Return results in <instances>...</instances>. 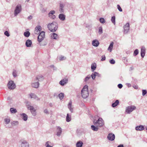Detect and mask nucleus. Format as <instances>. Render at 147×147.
<instances>
[{
    "instance_id": "nucleus-35",
    "label": "nucleus",
    "mask_w": 147,
    "mask_h": 147,
    "mask_svg": "<svg viewBox=\"0 0 147 147\" xmlns=\"http://www.w3.org/2000/svg\"><path fill=\"white\" fill-rule=\"evenodd\" d=\"M66 119V121L67 122H69L71 120V116L69 117V114H67Z\"/></svg>"
},
{
    "instance_id": "nucleus-43",
    "label": "nucleus",
    "mask_w": 147,
    "mask_h": 147,
    "mask_svg": "<svg viewBox=\"0 0 147 147\" xmlns=\"http://www.w3.org/2000/svg\"><path fill=\"white\" fill-rule=\"evenodd\" d=\"M4 121L6 124H8L10 122V120L9 119H5Z\"/></svg>"
},
{
    "instance_id": "nucleus-56",
    "label": "nucleus",
    "mask_w": 147,
    "mask_h": 147,
    "mask_svg": "<svg viewBox=\"0 0 147 147\" xmlns=\"http://www.w3.org/2000/svg\"><path fill=\"white\" fill-rule=\"evenodd\" d=\"M32 18V16L31 15L30 16L28 17V19L29 20H31Z\"/></svg>"
},
{
    "instance_id": "nucleus-45",
    "label": "nucleus",
    "mask_w": 147,
    "mask_h": 147,
    "mask_svg": "<svg viewBox=\"0 0 147 147\" xmlns=\"http://www.w3.org/2000/svg\"><path fill=\"white\" fill-rule=\"evenodd\" d=\"M99 20L100 22L102 23H104L105 22V20L103 18H100L99 19Z\"/></svg>"
},
{
    "instance_id": "nucleus-14",
    "label": "nucleus",
    "mask_w": 147,
    "mask_h": 147,
    "mask_svg": "<svg viewBox=\"0 0 147 147\" xmlns=\"http://www.w3.org/2000/svg\"><path fill=\"white\" fill-rule=\"evenodd\" d=\"M65 5L63 3H60L59 5V11L60 12L62 13L64 11V7Z\"/></svg>"
},
{
    "instance_id": "nucleus-13",
    "label": "nucleus",
    "mask_w": 147,
    "mask_h": 147,
    "mask_svg": "<svg viewBox=\"0 0 147 147\" xmlns=\"http://www.w3.org/2000/svg\"><path fill=\"white\" fill-rule=\"evenodd\" d=\"M144 129V126L142 125H140L136 126L135 127V129L137 131H142Z\"/></svg>"
},
{
    "instance_id": "nucleus-40",
    "label": "nucleus",
    "mask_w": 147,
    "mask_h": 147,
    "mask_svg": "<svg viewBox=\"0 0 147 147\" xmlns=\"http://www.w3.org/2000/svg\"><path fill=\"white\" fill-rule=\"evenodd\" d=\"M98 33L100 34L102 33V27H100L99 28Z\"/></svg>"
},
{
    "instance_id": "nucleus-24",
    "label": "nucleus",
    "mask_w": 147,
    "mask_h": 147,
    "mask_svg": "<svg viewBox=\"0 0 147 147\" xmlns=\"http://www.w3.org/2000/svg\"><path fill=\"white\" fill-rule=\"evenodd\" d=\"M83 144V142L82 141H79L77 143L76 146L77 147H81L82 146Z\"/></svg>"
},
{
    "instance_id": "nucleus-20",
    "label": "nucleus",
    "mask_w": 147,
    "mask_h": 147,
    "mask_svg": "<svg viewBox=\"0 0 147 147\" xmlns=\"http://www.w3.org/2000/svg\"><path fill=\"white\" fill-rule=\"evenodd\" d=\"M59 18L62 21H64L65 20V16L64 14L61 13L59 14Z\"/></svg>"
},
{
    "instance_id": "nucleus-62",
    "label": "nucleus",
    "mask_w": 147,
    "mask_h": 147,
    "mask_svg": "<svg viewBox=\"0 0 147 147\" xmlns=\"http://www.w3.org/2000/svg\"><path fill=\"white\" fill-rule=\"evenodd\" d=\"M131 84H128V86L129 87H131Z\"/></svg>"
},
{
    "instance_id": "nucleus-8",
    "label": "nucleus",
    "mask_w": 147,
    "mask_h": 147,
    "mask_svg": "<svg viewBox=\"0 0 147 147\" xmlns=\"http://www.w3.org/2000/svg\"><path fill=\"white\" fill-rule=\"evenodd\" d=\"M20 142H21L20 147H29V144L26 141L22 140Z\"/></svg>"
},
{
    "instance_id": "nucleus-52",
    "label": "nucleus",
    "mask_w": 147,
    "mask_h": 147,
    "mask_svg": "<svg viewBox=\"0 0 147 147\" xmlns=\"http://www.w3.org/2000/svg\"><path fill=\"white\" fill-rule=\"evenodd\" d=\"M40 32L35 29V30L34 31V33L36 34H38Z\"/></svg>"
},
{
    "instance_id": "nucleus-25",
    "label": "nucleus",
    "mask_w": 147,
    "mask_h": 147,
    "mask_svg": "<svg viewBox=\"0 0 147 147\" xmlns=\"http://www.w3.org/2000/svg\"><path fill=\"white\" fill-rule=\"evenodd\" d=\"M45 146L46 147H53L52 145V143L49 141H47L46 142Z\"/></svg>"
},
{
    "instance_id": "nucleus-63",
    "label": "nucleus",
    "mask_w": 147,
    "mask_h": 147,
    "mask_svg": "<svg viewBox=\"0 0 147 147\" xmlns=\"http://www.w3.org/2000/svg\"><path fill=\"white\" fill-rule=\"evenodd\" d=\"M64 147H69L68 146H64Z\"/></svg>"
},
{
    "instance_id": "nucleus-2",
    "label": "nucleus",
    "mask_w": 147,
    "mask_h": 147,
    "mask_svg": "<svg viewBox=\"0 0 147 147\" xmlns=\"http://www.w3.org/2000/svg\"><path fill=\"white\" fill-rule=\"evenodd\" d=\"M88 86L87 85L84 86L81 90L82 97L84 98H87L89 95L88 90Z\"/></svg>"
},
{
    "instance_id": "nucleus-21",
    "label": "nucleus",
    "mask_w": 147,
    "mask_h": 147,
    "mask_svg": "<svg viewBox=\"0 0 147 147\" xmlns=\"http://www.w3.org/2000/svg\"><path fill=\"white\" fill-rule=\"evenodd\" d=\"M32 44V41L30 40H28L26 42V45L27 47H30Z\"/></svg>"
},
{
    "instance_id": "nucleus-42",
    "label": "nucleus",
    "mask_w": 147,
    "mask_h": 147,
    "mask_svg": "<svg viewBox=\"0 0 147 147\" xmlns=\"http://www.w3.org/2000/svg\"><path fill=\"white\" fill-rule=\"evenodd\" d=\"M96 76V75L95 74V72H94L92 74L91 76V77H92V79L93 80L95 79Z\"/></svg>"
},
{
    "instance_id": "nucleus-50",
    "label": "nucleus",
    "mask_w": 147,
    "mask_h": 147,
    "mask_svg": "<svg viewBox=\"0 0 147 147\" xmlns=\"http://www.w3.org/2000/svg\"><path fill=\"white\" fill-rule=\"evenodd\" d=\"M109 62L111 64H114L115 63V61L113 59L110 60Z\"/></svg>"
},
{
    "instance_id": "nucleus-41",
    "label": "nucleus",
    "mask_w": 147,
    "mask_h": 147,
    "mask_svg": "<svg viewBox=\"0 0 147 147\" xmlns=\"http://www.w3.org/2000/svg\"><path fill=\"white\" fill-rule=\"evenodd\" d=\"M41 27L40 26H37L35 29L40 32L41 31Z\"/></svg>"
},
{
    "instance_id": "nucleus-29",
    "label": "nucleus",
    "mask_w": 147,
    "mask_h": 147,
    "mask_svg": "<svg viewBox=\"0 0 147 147\" xmlns=\"http://www.w3.org/2000/svg\"><path fill=\"white\" fill-rule=\"evenodd\" d=\"M119 103V101L118 100H116L114 103H113L112 105V106L113 107H115L117 106Z\"/></svg>"
},
{
    "instance_id": "nucleus-46",
    "label": "nucleus",
    "mask_w": 147,
    "mask_h": 147,
    "mask_svg": "<svg viewBox=\"0 0 147 147\" xmlns=\"http://www.w3.org/2000/svg\"><path fill=\"white\" fill-rule=\"evenodd\" d=\"M17 73L16 71L14 70L13 72V75L14 77H16L17 76Z\"/></svg>"
},
{
    "instance_id": "nucleus-19",
    "label": "nucleus",
    "mask_w": 147,
    "mask_h": 147,
    "mask_svg": "<svg viewBox=\"0 0 147 147\" xmlns=\"http://www.w3.org/2000/svg\"><path fill=\"white\" fill-rule=\"evenodd\" d=\"M31 98H33L37 100H39V99L34 94L31 93L29 94Z\"/></svg>"
},
{
    "instance_id": "nucleus-60",
    "label": "nucleus",
    "mask_w": 147,
    "mask_h": 147,
    "mask_svg": "<svg viewBox=\"0 0 147 147\" xmlns=\"http://www.w3.org/2000/svg\"><path fill=\"white\" fill-rule=\"evenodd\" d=\"M51 18H52L53 19H54L55 18L56 16L55 15H51Z\"/></svg>"
},
{
    "instance_id": "nucleus-7",
    "label": "nucleus",
    "mask_w": 147,
    "mask_h": 147,
    "mask_svg": "<svg viewBox=\"0 0 147 147\" xmlns=\"http://www.w3.org/2000/svg\"><path fill=\"white\" fill-rule=\"evenodd\" d=\"M27 108L28 109L30 110L33 116H35L36 115V110L34 109L33 106L28 105V106Z\"/></svg>"
},
{
    "instance_id": "nucleus-38",
    "label": "nucleus",
    "mask_w": 147,
    "mask_h": 147,
    "mask_svg": "<svg viewBox=\"0 0 147 147\" xmlns=\"http://www.w3.org/2000/svg\"><path fill=\"white\" fill-rule=\"evenodd\" d=\"M55 11L54 10L51 11L49 14V16L51 17V15H53V14L55 13Z\"/></svg>"
},
{
    "instance_id": "nucleus-54",
    "label": "nucleus",
    "mask_w": 147,
    "mask_h": 147,
    "mask_svg": "<svg viewBox=\"0 0 147 147\" xmlns=\"http://www.w3.org/2000/svg\"><path fill=\"white\" fill-rule=\"evenodd\" d=\"M13 124L15 125H17L18 124V122L17 121H14L13 122Z\"/></svg>"
},
{
    "instance_id": "nucleus-31",
    "label": "nucleus",
    "mask_w": 147,
    "mask_h": 147,
    "mask_svg": "<svg viewBox=\"0 0 147 147\" xmlns=\"http://www.w3.org/2000/svg\"><path fill=\"white\" fill-rule=\"evenodd\" d=\"M30 35V33L28 31L25 32L24 33V35L26 37H28Z\"/></svg>"
},
{
    "instance_id": "nucleus-5",
    "label": "nucleus",
    "mask_w": 147,
    "mask_h": 147,
    "mask_svg": "<svg viewBox=\"0 0 147 147\" xmlns=\"http://www.w3.org/2000/svg\"><path fill=\"white\" fill-rule=\"evenodd\" d=\"M7 86L8 88L10 90H13L16 87V85L14 83V82L12 80H10L9 81L7 84Z\"/></svg>"
},
{
    "instance_id": "nucleus-33",
    "label": "nucleus",
    "mask_w": 147,
    "mask_h": 147,
    "mask_svg": "<svg viewBox=\"0 0 147 147\" xmlns=\"http://www.w3.org/2000/svg\"><path fill=\"white\" fill-rule=\"evenodd\" d=\"M115 16H113L112 17L111 20L112 22V23H113L114 25L115 24Z\"/></svg>"
},
{
    "instance_id": "nucleus-18",
    "label": "nucleus",
    "mask_w": 147,
    "mask_h": 147,
    "mask_svg": "<svg viewBox=\"0 0 147 147\" xmlns=\"http://www.w3.org/2000/svg\"><path fill=\"white\" fill-rule=\"evenodd\" d=\"M68 80L67 79H64L61 80L59 82V84L61 86H63L67 82Z\"/></svg>"
},
{
    "instance_id": "nucleus-22",
    "label": "nucleus",
    "mask_w": 147,
    "mask_h": 147,
    "mask_svg": "<svg viewBox=\"0 0 147 147\" xmlns=\"http://www.w3.org/2000/svg\"><path fill=\"white\" fill-rule=\"evenodd\" d=\"M71 101H70L68 104V107L71 113L73 112V108L71 107Z\"/></svg>"
},
{
    "instance_id": "nucleus-55",
    "label": "nucleus",
    "mask_w": 147,
    "mask_h": 147,
    "mask_svg": "<svg viewBox=\"0 0 147 147\" xmlns=\"http://www.w3.org/2000/svg\"><path fill=\"white\" fill-rule=\"evenodd\" d=\"M118 87L119 88H121L123 87V85L121 84H119L118 85Z\"/></svg>"
},
{
    "instance_id": "nucleus-27",
    "label": "nucleus",
    "mask_w": 147,
    "mask_h": 147,
    "mask_svg": "<svg viewBox=\"0 0 147 147\" xmlns=\"http://www.w3.org/2000/svg\"><path fill=\"white\" fill-rule=\"evenodd\" d=\"M51 37L53 39H57L58 38V35L57 34L54 33L52 34Z\"/></svg>"
},
{
    "instance_id": "nucleus-12",
    "label": "nucleus",
    "mask_w": 147,
    "mask_h": 147,
    "mask_svg": "<svg viewBox=\"0 0 147 147\" xmlns=\"http://www.w3.org/2000/svg\"><path fill=\"white\" fill-rule=\"evenodd\" d=\"M43 77L41 75H38L36 77V80L38 81L37 82L41 81H43Z\"/></svg>"
},
{
    "instance_id": "nucleus-26",
    "label": "nucleus",
    "mask_w": 147,
    "mask_h": 147,
    "mask_svg": "<svg viewBox=\"0 0 147 147\" xmlns=\"http://www.w3.org/2000/svg\"><path fill=\"white\" fill-rule=\"evenodd\" d=\"M96 63H94V64H92L91 65V68L92 71H94V70L96 69Z\"/></svg>"
},
{
    "instance_id": "nucleus-23",
    "label": "nucleus",
    "mask_w": 147,
    "mask_h": 147,
    "mask_svg": "<svg viewBox=\"0 0 147 147\" xmlns=\"http://www.w3.org/2000/svg\"><path fill=\"white\" fill-rule=\"evenodd\" d=\"M21 116L24 121H26L27 120L28 116L26 114L24 113H22L21 115Z\"/></svg>"
},
{
    "instance_id": "nucleus-58",
    "label": "nucleus",
    "mask_w": 147,
    "mask_h": 147,
    "mask_svg": "<svg viewBox=\"0 0 147 147\" xmlns=\"http://www.w3.org/2000/svg\"><path fill=\"white\" fill-rule=\"evenodd\" d=\"M44 112L46 114L48 113V111L47 109H45L44 111Z\"/></svg>"
},
{
    "instance_id": "nucleus-28",
    "label": "nucleus",
    "mask_w": 147,
    "mask_h": 147,
    "mask_svg": "<svg viewBox=\"0 0 147 147\" xmlns=\"http://www.w3.org/2000/svg\"><path fill=\"white\" fill-rule=\"evenodd\" d=\"M113 42H112L110 44L108 49V50H109L110 52H111L112 51V50L113 48Z\"/></svg>"
},
{
    "instance_id": "nucleus-48",
    "label": "nucleus",
    "mask_w": 147,
    "mask_h": 147,
    "mask_svg": "<svg viewBox=\"0 0 147 147\" xmlns=\"http://www.w3.org/2000/svg\"><path fill=\"white\" fill-rule=\"evenodd\" d=\"M117 9L120 11L121 12L122 11V9L119 5H117Z\"/></svg>"
},
{
    "instance_id": "nucleus-9",
    "label": "nucleus",
    "mask_w": 147,
    "mask_h": 147,
    "mask_svg": "<svg viewBox=\"0 0 147 147\" xmlns=\"http://www.w3.org/2000/svg\"><path fill=\"white\" fill-rule=\"evenodd\" d=\"M124 30V33H127L128 31L129 28V23H127L126 25L123 27Z\"/></svg>"
},
{
    "instance_id": "nucleus-36",
    "label": "nucleus",
    "mask_w": 147,
    "mask_h": 147,
    "mask_svg": "<svg viewBox=\"0 0 147 147\" xmlns=\"http://www.w3.org/2000/svg\"><path fill=\"white\" fill-rule=\"evenodd\" d=\"M58 96L60 99V100H62L64 96V94L62 93H60L59 94Z\"/></svg>"
},
{
    "instance_id": "nucleus-57",
    "label": "nucleus",
    "mask_w": 147,
    "mask_h": 147,
    "mask_svg": "<svg viewBox=\"0 0 147 147\" xmlns=\"http://www.w3.org/2000/svg\"><path fill=\"white\" fill-rule=\"evenodd\" d=\"M95 74L96 75V76H98V77H99L100 76V75L97 72H95Z\"/></svg>"
},
{
    "instance_id": "nucleus-51",
    "label": "nucleus",
    "mask_w": 147,
    "mask_h": 147,
    "mask_svg": "<svg viewBox=\"0 0 147 147\" xmlns=\"http://www.w3.org/2000/svg\"><path fill=\"white\" fill-rule=\"evenodd\" d=\"M66 59V57H64L61 56L59 58V60L60 61H62L65 59Z\"/></svg>"
},
{
    "instance_id": "nucleus-64",
    "label": "nucleus",
    "mask_w": 147,
    "mask_h": 147,
    "mask_svg": "<svg viewBox=\"0 0 147 147\" xmlns=\"http://www.w3.org/2000/svg\"><path fill=\"white\" fill-rule=\"evenodd\" d=\"M146 129L147 130V127H146Z\"/></svg>"
},
{
    "instance_id": "nucleus-47",
    "label": "nucleus",
    "mask_w": 147,
    "mask_h": 147,
    "mask_svg": "<svg viewBox=\"0 0 147 147\" xmlns=\"http://www.w3.org/2000/svg\"><path fill=\"white\" fill-rule=\"evenodd\" d=\"M142 91V95L144 96L147 93V91L146 90H143Z\"/></svg>"
},
{
    "instance_id": "nucleus-30",
    "label": "nucleus",
    "mask_w": 147,
    "mask_h": 147,
    "mask_svg": "<svg viewBox=\"0 0 147 147\" xmlns=\"http://www.w3.org/2000/svg\"><path fill=\"white\" fill-rule=\"evenodd\" d=\"M91 128L94 131H98V128L97 127V126L96 127L94 125H92L91 126Z\"/></svg>"
},
{
    "instance_id": "nucleus-11",
    "label": "nucleus",
    "mask_w": 147,
    "mask_h": 147,
    "mask_svg": "<svg viewBox=\"0 0 147 147\" xmlns=\"http://www.w3.org/2000/svg\"><path fill=\"white\" fill-rule=\"evenodd\" d=\"M146 49L144 47H142L141 50V57L143 58L145 55Z\"/></svg>"
},
{
    "instance_id": "nucleus-37",
    "label": "nucleus",
    "mask_w": 147,
    "mask_h": 147,
    "mask_svg": "<svg viewBox=\"0 0 147 147\" xmlns=\"http://www.w3.org/2000/svg\"><path fill=\"white\" fill-rule=\"evenodd\" d=\"M44 38H42V37L40 36L39 37V35L38 37V41L39 42H41Z\"/></svg>"
},
{
    "instance_id": "nucleus-34",
    "label": "nucleus",
    "mask_w": 147,
    "mask_h": 147,
    "mask_svg": "<svg viewBox=\"0 0 147 147\" xmlns=\"http://www.w3.org/2000/svg\"><path fill=\"white\" fill-rule=\"evenodd\" d=\"M10 111L12 113H15L17 112L16 110L12 108H11L10 109Z\"/></svg>"
},
{
    "instance_id": "nucleus-3",
    "label": "nucleus",
    "mask_w": 147,
    "mask_h": 147,
    "mask_svg": "<svg viewBox=\"0 0 147 147\" xmlns=\"http://www.w3.org/2000/svg\"><path fill=\"white\" fill-rule=\"evenodd\" d=\"M94 124L97 127H101L103 126L104 124L103 121L101 118H99L95 122L94 121Z\"/></svg>"
},
{
    "instance_id": "nucleus-49",
    "label": "nucleus",
    "mask_w": 147,
    "mask_h": 147,
    "mask_svg": "<svg viewBox=\"0 0 147 147\" xmlns=\"http://www.w3.org/2000/svg\"><path fill=\"white\" fill-rule=\"evenodd\" d=\"M4 34L7 37L9 36L10 35L8 32L7 31H6L5 32Z\"/></svg>"
},
{
    "instance_id": "nucleus-1",
    "label": "nucleus",
    "mask_w": 147,
    "mask_h": 147,
    "mask_svg": "<svg viewBox=\"0 0 147 147\" xmlns=\"http://www.w3.org/2000/svg\"><path fill=\"white\" fill-rule=\"evenodd\" d=\"M58 27V24L55 22H53L51 23H49L48 25V28L52 32H55L57 30Z\"/></svg>"
},
{
    "instance_id": "nucleus-17",
    "label": "nucleus",
    "mask_w": 147,
    "mask_h": 147,
    "mask_svg": "<svg viewBox=\"0 0 147 147\" xmlns=\"http://www.w3.org/2000/svg\"><path fill=\"white\" fill-rule=\"evenodd\" d=\"M32 86L34 88H38L39 87V83L38 82H34L32 83Z\"/></svg>"
},
{
    "instance_id": "nucleus-61",
    "label": "nucleus",
    "mask_w": 147,
    "mask_h": 147,
    "mask_svg": "<svg viewBox=\"0 0 147 147\" xmlns=\"http://www.w3.org/2000/svg\"><path fill=\"white\" fill-rule=\"evenodd\" d=\"M117 147H123V144H120Z\"/></svg>"
},
{
    "instance_id": "nucleus-53",
    "label": "nucleus",
    "mask_w": 147,
    "mask_h": 147,
    "mask_svg": "<svg viewBox=\"0 0 147 147\" xmlns=\"http://www.w3.org/2000/svg\"><path fill=\"white\" fill-rule=\"evenodd\" d=\"M101 61H104L105 60V55H103L101 57Z\"/></svg>"
},
{
    "instance_id": "nucleus-44",
    "label": "nucleus",
    "mask_w": 147,
    "mask_h": 147,
    "mask_svg": "<svg viewBox=\"0 0 147 147\" xmlns=\"http://www.w3.org/2000/svg\"><path fill=\"white\" fill-rule=\"evenodd\" d=\"M138 53V51L137 49H136L134 52V56H136Z\"/></svg>"
},
{
    "instance_id": "nucleus-39",
    "label": "nucleus",
    "mask_w": 147,
    "mask_h": 147,
    "mask_svg": "<svg viewBox=\"0 0 147 147\" xmlns=\"http://www.w3.org/2000/svg\"><path fill=\"white\" fill-rule=\"evenodd\" d=\"M91 78V76L90 75H88L85 79L84 81L87 82Z\"/></svg>"
},
{
    "instance_id": "nucleus-4",
    "label": "nucleus",
    "mask_w": 147,
    "mask_h": 147,
    "mask_svg": "<svg viewBox=\"0 0 147 147\" xmlns=\"http://www.w3.org/2000/svg\"><path fill=\"white\" fill-rule=\"evenodd\" d=\"M21 6L20 4L18 5L16 7L14 11V15L16 16L21 11Z\"/></svg>"
},
{
    "instance_id": "nucleus-32",
    "label": "nucleus",
    "mask_w": 147,
    "mask_h": 147,
    "mask_svg": "<svg viewBox=\"0 0 147 147\" xmlns=\"http://www.w3.org/2000/svg\"><path fill=\"white\" fill-rule=\"evenodd\" d=\"M39 35V37L41 36L42 38H44L45 37V32L43 31L41 32Z\"/></svg>"
},
{
    "instance_id": "nucleus-16",
    "label": "nucleus",
    "mask_w": 147,
    "mask_h": 147,
    "mask_svg": "<svg viewBox=\"0 0 147 147\" xmlns=\"http://www.w3.org/2000/svg\"><path fill=\"white\" fill-rule=\"evenodd\" d=\"M92 43L93 46L96 47H98L99 44L98 41L96 40H94L92 41Z\"/></svg>"
},
{
    "instance_id": "nucleus-6",
    "label": "nucleus",
    "mask_w": 147,
    "mask_h": 147,
    "mask_svg": "<svg viewBox=\"0 0 147 147\" xmlns=\"http://www.w3.org/2000/svg\"><path fill=\"white\" fill-rule=\"evenodd\" d=\"M136 108V107L134 106H131L128 107L126 110V112L127 113L129 114L133 110H135Z\"/></svg>"
},
{
    "instance_id": "nucleus-10",
    "label": "nucleus",
    "mask_w": 147,
    "mask_h": 147,
    "mask_svg": "<svg viewBox=\"0 0 147 147\" xmlns=\"http://www.w3.org/2000/svg\"><path fill=\"white\" fill-rule=\"evenodd\" d=\"M107 138L110 140L113 141L115 138V135L112 133H110L108 135Z\"/></svg>"
},
{
    "instance_id": "nucleus-15",
    "label": "nucleus",
    "mask_w": 147,
    "mask_h": 147,
    "mask_svg": "<svg viewBox=\"0 0 147 147\" xmlns=\"http://www.w3.org/2000/svg\"><path fill=\"white\" fill-rule=\"evenodd\" d=\"M62 129L59 126H58L57 128V135L59 136H60L62 132Z\"/></svg>"
},
{
    "instance_id": "nucleus-59",
    "label": "nucleus",
    "mask_w": 147,
    "mask_h": 147,
    "mask_svg": "<svg viewBox=\"0 0 147 147\" xmlns=\"http://www.w3.org/2000/svg\"><path fill=\"white\" fill-rule=\"evenodd\" d=\"M133 87L135 89H137L138 88V86H137L135 85L133 86Z\"/></svg>"
}]
</instances>
